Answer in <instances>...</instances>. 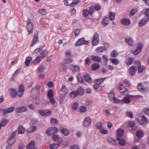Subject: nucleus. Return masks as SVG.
Listing matches in <instances>:
<instances>
[{
  "instance_id": "nucleus-1",
  "label": "nucleus",
  "mask_w": 149,
  "mask_h": 149,
  "mask_svg": "<svg viewBox=\"0 0 149 149\" xmlns=\"http://www.w3.org/2000/svg\"><path fill=\"white\" fill-rule=\"evenodd\" d=\"M24 92V88L22 85H20L19 87L18 91L17 93L16 91L14 89H11L10 95L13 98L15 97L17 95L19 97H21L23 95Z\"/></svg>"
},
{
  "instance_id": "nucleus-2",
  "label": "nucleus",
  "mask_w": 149,
  "mask_h": 149,
  "mask_svg": "<svg viewBox=\"0 0 149 149\" xmlns=\"http://www.w3.org/2000/svg\"><path fill=\"white\" fill-rule=\"evenodd\" d=\"M54 93L52 89L49 90L48 92L47 96L49 98V101L51 103L53 104L54 106H57V103L55 101L54 98Z\"/></svg>"
},
{
  "instance_id": "nucleus-3",
  "label": "nucleus",
  "mask_w": 149,
  "mask_h": 149,
  "mask_svg": "<svg viewBox=\"0 0 149 149\" xmlns=\"http://www.w3.org/2000/svg\"><path fill=\"white\" fill-rule=\"evenodd\" d=\"M15 107H11L7 109H0V112H2L4 116H6L7 113H9L12 112L14 110Z\"/></svg>"
},
{
  "instance_id": "nucleus-4",
  "label": "nucleus",
  "mask_w": 149,
  "mask_h": 149,
  "mask_svg": "<svg viewBox=\"0 0 149 149\" xmlns=\"http://www.w3.org/2000/svg\"><path fill=\"white\" fill-rule=\"evenodd\" d=\"M27 29L28 31L29 34H31L33 31V23L32 22L31 20L28 19L26 21Z\"/></svg>"
},
{
  "instance_id": "nucleus-5",
  "label": "nucleus",
  "mask_w": 149,
  "mask_h": 149,
  "mask_svg": "<svg viewBox=\"0 0 149 149\" xmlns=\"http://www.w3.org/2000/svg\"><path fill=\"white\" fill-rule=\"evenodd\" d=\"M58 131V129L55 127H51L49 129L47 130L46 132L49 136H51L52 134L56 133Z\"/></svg>"
},
{
  "instance_id": "nucleus-6",
  "label": "nucleus",
  "mask_w": 149,
  "mask_h": 149,
  "mask_svg": "<svg viewBox=\"0 0 149 149\" xmlns=\"http://www.w3.org/2000/svg\"><path fill=\"white\" fill-rule=\"evenodd\" d=\"M17 132V131H15L11 134L10 138L8 141V143L9 145H12L15 142V140L14 138V137Z\"/></svg>"
},
{
  "instance_id": "nucleus-7",
  "label": "nucleus",
  "mask_w": 149,
  "mask_h": 149,
  "mask_svg": "<svg viewBox=\"0 0 149 149\" xmlns=\"http://www.w3.org/2000/svg\"><path fill=\"white\" fill-rule=\"evenodd\" d=\"M88 41H85L84 38H82L79 39L75 43V46H79L85 44L86 45L88 44Z\"/></svg>"
},
{
  "instance_id": "nucleus-8",
  "label": "nucleus",
  "mask_w": 149,
  "mask_h": 149,
  "mask_svg": "<svg viewBox=\"0 0 149 149\" xmlns=\"http://www.w3.org/2000/svg\"><path fill=\"white\" fill-rule=\"evenodd\" d=\"M38 113L42 116H47L50 115L52 113L51 111L39 110Z\"/></svg>"
},
{
  "instance_id": "nucleus-9",
  "label": "nucleus",
  "mask_w": 149,
  "mask_h": 149,
  "mask_svg": "<svg viewBox=\"0 0 149 149\" xmlns=\"http://www.w3.org/2000/svg\"><path fill=\"white\" fill-rule=\"evenodd\" d=\"M28 109L26 107L23 106L16 108L15 111L17 113H21L26 111Z\"/></svg>"
},
{
  "instance_id": "nucleus-10",
  "label": "nucleus",
  "mask_w": 149,
  "mask_h": 149,
  "mask_svg": "<svg viewBox=\"0 0 149 149\" xmlns=\"http://www.w3.org/2000/svg\"><path fill=\"white\" fill-rule=\"evenodd\" d=\"M70 69L73 73L78 72L80 70L79 66L70 65L69 67Z\"/></svg>"
},
{
  "instance_id": "nucleus-11",
  "label": "nucleus",
  "mask_w": 149,
  "mask_h": 149,
  "mask_svg": "<svg viewBox=\"0 0 149 149\" xmlns=\"http://www.w3.org/2000/svg\"><path fill=\"white\" fill-rule=\"evenodd\" d=\"M91 118L89 117H87L84 121L83 125L85 127H88L91 125Z\"/></svg>"
},
{
  "instance_id": "nucleus-12",
  "label": "nucleus",
  "mask_w": 149,
  "mask_h": 149,
  "mask_svg": "<svg viewBox=\"0 0 149 149\" xmlns=\"http://www.w3.org/2000/svg\"><path fill=\"white\" fill-rule=\"evenodd\" d=\"M143 47V45L142 44H139L136 50L133 52V53L135 55L138 54L141 52Z\"/></svg>"
},
{
  "instance_id": "nucleus-13",
  "label": "nucleus",
  "mask_w": 149,
  "mask_h": 149,
  "mask_svg": "<svg viewBox=\"0 0 149 149\" xmlns=\"http://www.w3.org/2000/svg\"><path fill=\"white\" fill-rule=\"evenodd\" d=\"M149 20V18L144 17L139 23V26L141 27L145 25Z\"/></svg>"
},
{
  "instance_id": "nucleus-14",
  "label": "nucleus",
  "mask_w": 149,
  "mask_h": 149,
  "mask_svg": "<svg viewBox=\"0 0 149 149\" xmlns=\"http://www.w3.org/2000/svg\"><path fill=\"white\" fill-rule=\"evenodd\" d=\"M136 67L134 66H131L129 69L130 74L132 76H134L136 72Z\"/></svg>"
},
{
  "instance_id": "nucleus-15",
  "label": "nucleus",
  "mask_w": 149,
  "mask_h": 149,
  "mask_svg": "<svg viewBox=\"0 0 149 149\" xmlns=\"http://www.w3.org/2000/svg\"><path fill=\"white\" fill-rule=\"evenodd\" d=\"M109 23V19L108 17L106 16H104L102 19V24L104 27L107 25Z\"/></svg>"
},
{
  "instance_id": "nucleus-16",
  "label": "nucleus",
  "mask_w": 149,
  "mask_h": 149,
  "mask_svg": "<svg viewBox=\"0 0 149 149\" xmlns=\"http://www.w3.org/2000/svg\"><path fill=\"white\" fill-rule=\"evenodd\" d=\"M38 40V33H35L33 37L32 43L31 45V47H32L36 43Z\"/></svg>"
},
{
  "instance_id": "nucleus-17",
  "label": "nucleus",
  "mask_w": 149,
  "mask_h": 149,
  "mask_svg": "<svg viewBox=\"0 0 149 149\" xmlns=\"http://www.w3.org/2000/svg\"><path fill=\"white\" fill-rule=\"evenodd\" d=\"M125 42L129 46L132 45L134 43L132 38L130 37L125 38Z\"/></svg>"
},
{
  "instance_id": "nucleus-18",
  "label": "nucleus",
  "mask_w": 149,
  "mask_h": 149,
  "mask_svg": "<svg viewBox=\"0 0 149 149\" xmlns=\"http://www.w3.org/2000/svg\"><path fill=\"white\" fill-rule=\"evenodd\" d=\"M121 23L125 25H128L130 24V20L128 18H124L120 21Z\"/></svg>"
},
{
  "instance_id": "nucleus-19",
  "label": "nucleus",
  "mask_w": 149,
  "mask_h": 149,
  "mask_svg": "<svg viewBox=\"0 0 149 149\" xmlns=\"http://www.w3.org/2000/svg\"><path fill=\"white\" fill-rule=\"evenodd\" d=\"M124 130L121 128L118 129L116 131L117 137L120 138L122 137L124 134Z\"/></svg>"
},
{
  "instance_id": "nucleus-20",
  "label": "nucleus",
  "mask_w": 149,
  "mask_h": 149,
  "mask_svg": "<svg viewBox=\"0 0 149 149\" xmlns=\"http://www.w3.org/2000/svg\"><path fill=\"white\" fill-rule=\"evenodd\" d=\"M124 97L122 100H121V104L124 103L128 104L130 103L131 100L128 97Z\"/></svg>"
},
{
  "instance_id": "nucleus-21",
  "label": "nucleus",
  "mask_w": 149,
  "mask_h": 149,
  "mask_svg": "<svg viewBox=\"0 0 149 149\" xmlns=\"http://www.w3.org/2000/svg\"><path fill=\"white\" fill-rule=\"evenodd\" d=\"M92 60L94 61L100 63L102 61L101 58L99 56H97L93 55L91 56Z\"/></svg>"
},
{
  "instance_id": "nucleus-22",
  "label": "nucleus",
  "mask_w": 149,
  "mask_h": 149,
  "mask_svg": "<svg viewBox=\"0 0 149 149\" xmlns=\"http://www.w3.org/2000/svg\"><path fill=\"white\" fill-rule=\"evenodd\" d=\"M137 88L138 90L143 93H145V88L143 87L142 84L139 83L137 86Z\"/></svg>"
},
{
  "instance_id": "nucleus-23",
  "label": "nucleus",
  "mask_w": 149,
  "mask_h": 149,
  "mask_svg": "<svg viewBox=\"0 0 149 149\" xmlns=\"http://www.w3.org/2000/svg\"><path fill=\"white\" fill-rule=\"evenodd\" d=\"M60 131L62 134L65 136H68L69 134L70 131L62 127Z\"/></svg>"
},
{
  "instance_id": "nucleus-24",
  "label": "nucleus",
  "mask_w": 149,
  "mask_h": 149,
  "mask_svg": "<svg viewBox=\"0 0 149 149\" xmlns=\"http://www.w3.org/2000/svg\"><path fill=\"white\" fill-rule=\"evenodd\" d=\"M106 48L104 46H101L97 47L96 49V52L97 53H100L106 50Z\"/></svg>"
},
{
  "instance_id": "nucleus-25",
  "label": "nucleus",
  "mask_w": 149,
  "mask_h": 149,
  "mask_svg": "<svg viewBox=\"0 0 149 149\" xmlns=\"http://www.w3.org/2000/svg\"><path fill=\"white\" fill-rule=\"evenodd\" d=\"M37 129V127L35 126H33L29 127L27 130L28 133H32L35 132Z\"/></svg>"
},
{
  "instance_id": "nucleus-26",
  "label": "nucleus",
  "mask_w": 149,
  "mask_h": 149,
  "mask_svg": "<svg viewBox=\"0 0 149 149\" xmlns=\"http://www.w3.org/2000/svg\"><path fill=\"white\" fill-rule=\"evenodd\" d=\"M134 61V58L132 57H129L125 61V63L127 65H129L132 64Z\"/></svg>"
},
{
  "instance_id": "nucleus-27",
  "label": "nucleus",
  "mask_w": 149,
  "mask_h": 149,
  "mask_svg": "<svg viewBox=\"0 0 149 149\" xmlns=\"http://www.w3.org/2000/svg\"><path fill=\"white\" fill-rule=\"evenodd\" d=\"M25 131V129L22 125H20L18 127V133L19 134H23Z\"/></svg>"
},
{
  "instance_id": "nucleus-28",
  "label": "nucleus",
  "mask_w": 149,
  "mask_h": 149,
  "mask_svg": "<svg viewBox=\"0 0 149 149\" xmlns=\"http://www.w3.org/2000/svg\"><path fill=\"white\" fill-rule=\"evenodd\" d=\"M116 140L118 141V143L120 145L123 146L125 145V142L123 139L119 137H116Z\"/></svg>"
},
{
  "instance_id": "nucleus-29",
  "label": "nucleus",
  "mask_w": 149,
  "mask_h": 149,
  "mask_svg": "<svg viewBox=\"0 0 149 149\" xmlns=\"http://www.w3.org/2000/svg\"><path fill=\"white\" fill-rule=\"evenodd\" d=\"M35 143L33 141H31L29 144L26 146L27 149H31L34 147L35 146Z\"/></svg>"
},
{
  "instance_id": "nucleus-30",
  "label": "nucleus",
  "mask_w": 149,
  "mask_h": 149,
  "mask_svg": "<svg viewBox=\"0 0 149 149\" xmlns=\"http://www.w3.org/2000/svg\"><path fill=\"white\" fill-rule=\"evenodd\" d=\"M48 54V52L47 50H44L40 54V57L41 58H44L47 56Z\"/></svg>"
},
{
  "instance_id": "nucleus-31",
  "label": "nucleus",
  "mask_w": 149,
  "mask_h": 149,
  "mask_svg": "<svg viewBox=\"0 0 149 149\" xmlns=\"http://www.w3.org/2000/svg\"><path fill=\"white\" fill-rule=\"evenodd\" d=\"M84 78L85 80L89 83H91L92 82V80L90 76L88 75H85L84 77Z\"/></svg>"
},
{
  "instance_id": "nucleus-32",
  "label": "nucleus",
  "mask_w": 149,
  "mask_h": 149,
  "mask_svg": "<svg viewBox=\"0 0 149 149\" xmlns=\"http://www.w3.org/2000/svg\"><path fill=\"white\" fill-rule=\"evenodd\" d=\"M78 95H81L84 93V90L81 88H79L77 91H76Z\"/></svg>"
},
{
  "instance_id": "nucleus-33",
  "label": "nucleus",
  "mask_w": 149,
  "mask_h": 149,
  "mask_svg": "<svg viewBox=\"0 0 149 149\" xmlns=\"http://www.w3.org/2000/svg\"><path fill=\"white\" fill-rule=\"evenodd\" d=\"M20 70H21L20 69H18L15 72L12 76L11 79V80H13L16 77V76L18 74L20 71Z\"/></svg>"
},
{
  "instance_id": "nucleus-34",
  "label": "nucleus",
  "mask_w": 149,
  "mask_h": 149,
  "mask_svg": "<svg viewBox=\"0 0 149 149\" xmlns=\"http://www.w3.org/2000/svg\"><path fill=\"white\" fill-rule=\"evenodd\" d=\"M143 135V132L140 130H137L136 132V136L139 138L142 137Z\"/></svg>"
},
{
  "instance_id": "nucleus-35",
  "label": "nucleus",
  "mask_w": 149,
  "mask_h": 149,
  "mask_svg": "<svg viewBox=\"0 0 149 149\" xmlns=\"http://www.w3.org/2000/svg\"><path fill=\"white\" fill-rule=\"evenodd\" d=\"M99 67L100 65L98 63H94L92 65L91 69L93 70H96L99 68Z\"/></svg>"
},
{
  "instance_id": "nucleus-36",
  "label": "nucleus",
  "mask_w": 149,
  "mask_h": 149,
  "mask_svg": "<svg viewBox=\"0 0 149 149\" xmlns=\"http://www.w3.org/2000/svg\"><path fill=\"white\" fill-rule=\"evenodd\" d=\"M73 59L70 58H67L64 59V63L68 64L71 63L73 62Z\"/></svg>"
},
{
  "instance_id": "nucleus-37",
  "label": "nucleus",
  "mask_w": 149,
  "mask_h": 149,
  "mask_svg": "<svg viewBox=\"0 0 149 149\" xmlns=\"http://www.w3.org/2000/svg\"><path fill=\"white\" fill-rule=\"evenodd\" d=\"M122 94L123 95L126 96L127 97H131V96L128 94L129 91L127 89H125L122 91H120Z\"/></svg>"
},
{
  "instance_id": "nucleus-38",
  "label": "nucleus",
  "mask_w": 149,
  "mask_h": 149,
  "mask_svg": "<svg viewBox=\"0 0 149 149\" xmlns=\"http://www.w3.org/2000/svg\"><path fill=\"white\" fill-rule=\"evenodd\" d=\"M65 95L63 94H61L60 96V103L61 104L65 103Z\"/></svg>"
},
{
  "instance_id": "nucleus-39",
  "label": "nucleus",
  "mask_w": 149,
  "mask_h": 149,
  "mask_svg": "<svg viewBox=\"0 0 149 149\" xmlns=\"http://www.w3.org/2000/svg\"><path fill=\"white\" fill-rule=\"evenodd\" d=\"M109 98L110 100H113L115 97L114 92L113 91H111L108 95Z\"/></svg>"
},
{
  "instance_id": "nucleus-40",
  "label": "nucleus",
  "mask_w": 149,
  "mask_h": 149,
  "mask_svg": "<svg viewBox=\"0 0 149 149\" xmlns=\"http://www.w3.org/2000/svg\"><path fill=\"white\" fill-rule=\"evenodd\" d=\"M31 60L32 58L31 57L29 56L26 58L25 62L26 66H27L29 65L30 62L31 61Z\"/></svg>"
},
{
  "instance_id": "nucleus-41",
  "label": "nucleus",
  "mask_w": 149,
  "mask_h": 149,
  "mask_svg": "<svg viewBox=\"0 0 149 149\" xmlns=\"http://www.w3.org/2000/svg\"><path fill=\"white\" fill-rule=\"evenodd\" d=\"M89 15H90L89 12L87 9H85L83 11L82 15L84 17H87Z\"/></svg>"
},
{
  "instance_id": "nucleus-42",
  "label": "nucleus",
  "mask_w": 149,
  "mask_h": 149,
  "mask_svg": "<svg viewBox=\"0 0 149 149\" xmlns=\"http://www.w3.org/2000/svg\"><path fill=\"white\" fill-rule=\"evenodd\" d=\"M53 140L56 142H58L60 139V136L57 134H54L52 137Z\"/></svg>"
},
{
  "instance_id": "nucleus-43",
  "label": "nucleus",
  "mask_w": 149,
  "mask_h": 149,
  "mask_svg": "<svg viewBox=\"0 0 149 149\" xmlns=\"http://www.w3.org/2000/svg\"><path fill=\"white\" fill-rule=\"evenodd\" d=\"M61 92H63L62 93H61V94H63L65 95L67 93V88L64 85L62 86V87L61 89Z\"/></svg>"
},
{
  "instance_id": "nucleus-44",
  "label": "nucleus",
  "mask_w": 149,
  "mask_h": 149,
  "mask_svg": "<svg viewBox=\"0 0 149 149\" xmlns=\"http://www.w3.org/2000/svg\"><path fill=\"white\" fill-rule=\"evenodd\" d=\"M8 122V121L6 119H4L2 120L0 123L1 127L2 126H5L7 124Z\"/></svg>"
},
{
  "instance_id": "nucleus-45",
  "label": "nucleus",
  "mask_w": 149,
  "mask_h": 149,
  "mask_svg": "<svg viewBox=\"0 0 149 149\" xmlns=\"http://www.w3.org/2000/svg\"><path fill=\"white\" fill-rule=\"evenodd\" d=\"M80 2L79 0H74L73 2L70 4L71 7H73L74 6L77 5Z\"/></svg>"
},
{
  "instance_id": "nucleus-46",
  "label": "nucleus",
  "mask_w": 149,
  "mask_h": 149,
  "mask_svg": "<svg viewBox=\"0 0 149 149\" xmlns=\"http://www.w3.org/2000/svg\"><path fill=\"white\" fill-rule=\"evenodd\" d=\"M49 147L51 149H56L58 147L57 143H53L49 145Z\"/></svg>"
},
{
  "instance_id": "nucleus-47",
  "label": "nucleus",
  "mask_w": 149,
  "mask_h": 149,
  "mask_svg": "<svg viewBox=\"0 0 149 149\" xmlns=\"http://www.w3.org/2000/svg\"><path fill=\"white\" fill-rule=\"evenodd\" d=\"M105 79V78H102L97 79L96 80L95 83L98 85H99L104 81Z\"/></svg>"
},
{
  "instance_id": "nucleus-48",
  "label": "nucleus",
  "mask_w": 149,
  "mask_h": 149,
  "mask_svg": "<svg viewBox=\"0 0 149 149\" xmlns=\"http://www.w3.org/2000/svg\"><path fill=\"white\" fill-rule=\"evenodd\" d=\"M115 14L114 13L111 12L110 13L109 18L110 20H113L115 18Z\"/></svg>"
},
{
  "instance_id": "nucleus-49",
  "label": "nucleus",
  "mask_w": 149,
  "mask_h": 149,
  "mask_svg": "<svg viewBox=\"0 0 149 149\" xmlns=\"http://www.w3.org/2000/svg\"><path fill=\"white\" fill-rule=\"evenodd\" d=\"M78 96L77 93L76 91H74L71 93L70 94V96L72 98H74Z\"/></svg>"
},
{
  "instance_id": "nucleus-50",
  "label": "nucleus",
  "mask_w": 149,
  "mask_h": 149,
  "mask_svg": "<svg viewBox=\"0 0 149 149\" xmlns=\"http://www.w3.org/2000/svg\"><path fill=\"white\" fill-rule=\"evenodd\" d=\"M109 60H110L115 65H117L119 63V61L117 59L111 58Z\"/></svg>"
},
{
  "instance_id": "nucleus-51",
  "label": "nucleus",
  "mask_w": 149,
  "mask_h": 149,
  "mask_svg": "<svg viewBox=\"0 0 149 149\" xmlns=\"http://www.w3.org/2000/svg\"><path fill=\"white\" fill-rule=\"evenodd\" d=\"M118 54L117 51L115 50H113L111 54V56L112 57H117Z\"/></svg>"
},
{
  "instance_id": "nucleus-52",
  "label": "nucleus",
  "mask_w": 149,
  "mask_h": 149,
  "mask_svg": "<svg viewBox=\"0 0 149 149\" xmlns=\"http://www.w3.org/2000/svg\"><path fill=\"white\" fill-rule=\"evenodd\" d=\"M79 106V103L77 102H75L73 104L72 109L74 110H76L77 109Z\"/></svg>"
},
{
  "instance_id": "nucleus-53",
  "label": "nucleus",
  "mask_w": 149,
  "mask_h": 149,
  "mask_svg": "<svg viewBox=\"0 0 149 149\" xmlns=\"http://www.w3.org/2000/svg\"><path fill=\"white\" fill-rule=\"evenodd\" d=\"M50 121L52 124L56 125L58 123V122L57 119L54 118H51Z\"/></svg>"
},
{
  "instance_id": "nucleus-54",
  "label": "nucleus",
  "mask_w": 149,
  "mask_h": 149,
  "mask_svg": "<svg viewBox=\"0 0 149 149\" xmlns=\"http://www.w3.org/2000/svg\"><path fill=\"white\" fill-rule=\"evenodd\" d=\"M86 108L84 106H81L79 109V112L81 113H84L86 111Z\"/></svg>"
},
{
  "instance_id": "nucleus-55",
  "label": "nucleus",
  "mask_w": 149,
  "mask_h": 149,
  "mask_svg": "<svg viewBox=\"0 0 149 149\" xmlns=\"http://www.w3.org/2000/svg\"><path fill=\"white\" fill-rule=\"evenodd\" d=\"M144 67L143 66L141 65H139L138 67V72H142L144 70Z\"/></svg>"
},
{
  "instance_id": "nucleus-56",
  "label": "nucleus",
  "mask_w": 149,
  "mask_h": 149,
  "mask_svg": "<svg viewBox=\"0 0 149 149\" xmlns=\"http://www.w3.org/2000/svg\"><path fill=\"white\" fill-rule=\"evenodd\" d=\"M108 142L113 145H116L117 144L115 140L112 138L109 139L108 140Z\"/></svg>"
},
{
  "instance_id": "nucleus-57",
  "label": "nucleus",
  "mask_w": 149,
  "mask_h": 149,
  "mask_svg": "<svg viewBox=\"0 0 149 149\" xmlns=\"http://www.w3.org/2000/svg\"><path fill=\"white\" fill-rule=\"evenodd\" d=\"M41 58L40 56H37L33 62L34 63L37 64L40 63L41 60Z\"/></svg>"
},
{
  "instance_id": "nucleus-58",
  "label": "nucleus",
  "mask_w": 149,
  "mask_h": 149,
  "mask_svg": "<svg viewBox=\"0 0 149 149\" xmlns=\"http://www.w3.org/2000/svg\"><path fill=\"white\" fill-rule=\"evenodd\" d=\"M102 58L104 60V63H105L106 66H107L108 62L107 58V56L105 55H104L102 56Z\"/></svg>"
},
{
  "instance_id": "nucleus-59",
  "label": "nucleus",
  "mask_w": 149,
  "mask_h": 149,
  "mask_svg": "<svg viewBox=\"0 0 149 149\" xmlns=\"http://www.w3.org/2000/svg\"><path fill=\"white\" fill-rule=\"evenodd\" d=\"M119 88L120 91L124 90L125 89H126L125 88L123 83H122L121 82H120V85Z\"/></svg>"
},
{
  "instance_id": "nucleus-60",
  "label": "nucleus",
  "mask_w": 149,
  "mask_h": 149,
  "mask_svg": "<svg viewBox=\"0 0 149 149\" xmlns=\"http://www.w3.org/2000/svg\"><path fill=\"white\" fill-rule=\"evenodd\" d=\"M141 120L144 123H146L148 122L147 118L144 116H142Z\"/></svg>"
},
{
  "instance_id": "nucleus-61",
  "label": "nucleus",
  "mask_w": 149,
  "mask_h": 149,
  "mask_svg": "<svg viewBox=\"0 0 149 149\" xmlns=\"http://www.w3.org/2000/svg\"><path fill=\"white\" fill-rule=\"evenodd\" d=\"M99 40L93 39L92 43L93 45H96L99 43Z\"/></svg>"
},
{
  "instance_id": "nucleus-62",
  "label": "nucleus",
  "mask_w": 149,
  "mask_h": 149,
  "mask_svg": "<svg viewBox=\"0 0 149 149\" xmlns=\"http://www.w3.org/2000/svg\"><path fill=\"white\" fill-rule=\"evenodd\" d=\"M89 9V12L90 15H92L94 12V7L93 6H91L90 7Z\"/></svg>"
},
{
  "instance_id": "nucleus-63",
  "label": "nucleus",
  "mask_w": 149,
  "mask_h": 149,
  "mask_svg": "<svg viewBox=\"0 0 149 149\" xmlns=\"http://www.w3.org/2000/svg\"><path fill=\"white\" fill-rule=\"evenodd\" d=\"M91 62V60L90 58L87 57L85 60V63L86 65H89Z\"/></svg>"
},
{
  "instance_id": "nucleus-64",
  "label": "nucleus",
  "mask_w": 149,
  "mask_h": 149,
  "mask_svg": "<svg viewBox=\"0 0 149 149\" xmlns=\"http://www.w3.org/2000/svg\"><path fill=\"white\" fill-rule=\"evenodd\" d=\"M70 149H80L79 147L77 145H74L70 146Z\"/></svg>"
}]
</instances>
